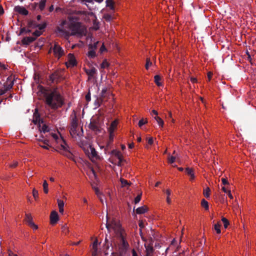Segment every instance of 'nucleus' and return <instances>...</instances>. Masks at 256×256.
I'll return each mask as SVG.
<instances>
[{
	"mask_svg": "<svg viewBox=\"0 0 256 256\" xmlns=\"http://www.w3.org/2000/svg\"><path fill=\"white\" fill-rule=\"evenodd\" d=\"M33 122L35 124H39L40 136L36 135V138L40 146L44 149L49 150L52 146H54L60 150L66 152L67 150L68 147L66 142L58 131L56 132L50 134L52 138L50 140L44 138L42 136V132L44 134L49 132L50 128L42 121L40 122V116L36 112L34 114Z\"/></svg>",
	"mask_w": 256,
	"mask_h": 256,
	"instance_id": "obj_1",
	"label": "nucleus"
},
{
	"mask_svg": "<svg viewBox=\"0 0 256 256\" xmlns=\"http://www.w3.org/2000/svg\"><path fill=\"white\" fill-rule=\"evenodd\" d=\"M108 216L106 215V227L109 232L113 231L116 236L118 242L114 243L115 249L118 251L120 256H123L128 248L129 244L126 240L127 234L125 230L122 228L120 221L113 219L108 223Z\"/></svg>",
	"mask_w": 256,
	"mask_h": 256,
	"instance_id": "obj_2",
	"label": "nucleus"
},
{
	"mask_svg": "<svg viewBox=\"0 0 256 256\" xmlns=\"http://www.w3.org/2000/svg\"><path fill=\"white\" fill-rule=\"evenodd\" d=\"M60 32L67 35H85L86 32V28L78 22L76 17L69 16L68 20H63L58 28Z\"/></svg>",
	"mask_w": 256,
	"mask_h": 256,
	"instance_id": "obj_3",
	"label": "nucleus"
},
{
	"mask_svg": "<svg viewBox=\"0 0 256 256\" xmlns=\"http://www.w3.org/2000/svg\"><path fill=\"white\" fill-rule=\"evenodd\" d=\"M42 89L46 104L54 110L62 106L64 104V98L57 88L50 91Z\"/></svg>",
	"mask_w": 256,
	"mask_h": 256,
	"instance_id": "obj_4",
	"label": "nucleus"
},
{
	"mask_svg": "<svg viewBox=\"0 0 256 256\" xmlns=\"http://www.w3.org/2000/svg\"><path fill=\"white\" fill-rule=\"evenodd\" d=\"M70 132L72 138L80 136L82 133V128L78 126V120L74 118L71 122Z\"/></svg>",
	"mask_w": 256,
	"mask_h": 256,
	"instance_id": "obj_5",
	"label": "nucleus"
},
{
	"mask_svg": "<svg viewBox=\"0 0 256 256\" xmlns=\"http://www.w3.org/2000/svg\"><path fill=\"white\" fill-rule=\"evenodd\" d=\"M123 156L121 152L118 150H113L112 152V156L110 162L114 164L120 166L123 161Z\"/></svg>",
	"mask_w": 256,
	"mask_h": 256,
	"instance_id": "obj_6",
	"label": "nucleus"
},
{
	"mask_svg": "<svg viewBox=\"0 0 256 256\" xmlns=\"http://www.w3.org/2000/svg\"><path fill=\"white\" fill-rule=\"evenodd\" d=\"M14 85V80L12 76H8L3 84L0 82V96L10 90Z\"/></svg>",
	"mask_w": 256,
	"mask_h": 256,
	"instance_id": "obj_7",
	"label": "nucleus"
},
{
	"mask_svg": "<svg viewBox=\"0 0 256 256\" xmlns=\"http://www.w3.org/2000/svg\"><path fill=\"white\" fill-rule=\"evenodd\" d=\"M88 155L92 162L101 160L100 157L94 148L91 146H89V148L88 150Z\"/></svg>",
	"mask_w": 256,
	"mask_h": 256,
	"instance_id": "obj_8",
	"label": "nucleus"
},
{
	"mask_svg": "<svg viewBox=\"0 0 256 256\" xmlns=\"http://www.w3.org/2000/svg\"><path fill=\"white\" fill-rule=\"evenodd\" d=\"M52 51L54 55L56 58H60L64 54V50L62 48L57 44L55 43L52 48L50 50V52Z\"/></svg>",
	"mask_w": 256,
	"mask_h": 256,
	"instance_id": "obj_9",
	"label": "nucleus"
},
{
	"mask_svg": "<svg viewBox=\"0 0 256 256\" xmlns=\"http://www.w3.org/2000/svg\"><path fill=\"white\" fill-rule=\"evenodd\" d=\"M77 64L76 60L72 54H69L68 56V60L66 62V65L68 68H72Z\"/></svg>",
	"mask_w": 256,
	"mask_h": 256,
	"instance_id": "obj_10",
	"label": "nucleus"
},
{
	"mask_svg": "<svg viewBox=\"0 0 256 256\" xmlns=\"http://www.w3.org/2000/svg\"><path fill=\"white\" fill-rule=\"evenodd\" d=\"M118 122V120H115L112 122L110 126L108 129V131L110 134V139L113 140L114 137V132L117 129V126Z\"/></svg>",
	"mask_w": 256,
	"mask_h": 256,
	"instance_id": "obj_11",
	"label": "nucleus"
},
{
	"mask_svg": "<svg viewBox=\"0 0 256 256\" xmlns=\"http://www.w3.org/2000/svg\"><path fill=\"white\" fill-rule=\"evenodd\" d=\"M50 223L52 225H55L59 220V216L58 212L53 210L51 212L50 216Z\"/></svg>",
	"mask_w": 256,
	"mask_h": 256,
	"instance_id": "obj_12",
	"label": "nucleus"
},
{
	"mask_svg": "<svg viewBox=\"0 0 256 256\" xmlns=\"http://www.w3.org/2000/svg\"><path fill=\"white\" fill-rule=\"evenodd\" d=\"M37 26L38 28V30H36L32 34L34 36V38H36L42 34L44 29L46 27V24H42L38 25Z\"/></svg>",
	"mask_w": 256,
	"mask_h": 256,
	"instance_id": "obj_13",
	"label": "nucleus"
},
{
	"mask_svg": "<svg viewBox=\"0 0 256 256\" xmlns=\"http://www.w3.org/2000/svg\"><path fill=\"white\" fill-rule=\"evenodd\" d=\"M15 12L24 16H26L28 14V10L24 6H17L14 8Z\"/></svg>",
	"mask_w": 256,
	"mask_h": 256,
	"instance_id": "obj_14",
	"label": "nucleus"
},
{
	"mask_svg": "<svg viewBox=\"0 0 256 256\" xmlns=\"http://www.w3.org/2000/svg\"><path fill=\"white\" fill-rule=\"evenodd\" d=\"M92 256H96L98 254V240L96 238L92 244Z\"/></svg>",
	"mask_w": 256,
	"mask_h": 256,
	"instance_id": "obj_15",
	"label": "nucleus"
},
{
	"mask_svg": "<svg viewBox=\"0 0 256 256\" xmlns=\"http://www.w3.org/2000/svg\"><path fill=\"white\" fill-rule=\"evenodd\" d=\"M186 174L190 177V180L192 182L194 180L196 176L194 170L192 168H187L185 170Z\"/></svg>",
	"mask_w": 256,
	"mask_h": 256,
	"instance_id": "obj_16",
	"label": "nucleus"
},
{
	"mask_svg": "<svg viewBox=\"0 0 256 256\" xmlns=\"http://www.w3.org/2000/svg\"><path fill=\"white\" fill-rule=\"evenodd\" d=\"M163 192L166 194V202L168 204H170L172 203V198L171 196L172 195V190L168 188L166 190H163Z\"/></svg>",
	"mask_w": 256,
	"mask_h": 256,
	"instance_id": "obj_17",
	"label": "nucleus"
},
{
	"mask_svg": "<svg viewBox=\"0 0 256 256\" xmlns=\"http://www.w3.org/2000/svg\"><path fill=\"white\" fill-rule=\"evenodd\" d=\"M46 2V0H40L39 3L34 2L32 5L34 6V8L38 6L40 10L42 11L45 8Z\"/></svg>",
	"mask_w": 256,
	"mask_h": 256,
	"instance_id": "obj_18",
	"label": "nucleus"
},
{
	"mask_svg": "<svg viewBox=\"0 0 256 256\" xmlns=\"http://www.w3.org/2000/svg\"><path fill=\"white\" fill-rule=\"evenodd\" d=\"M57 202H58V210H59V212L62 214H63L64 212V202L62 200L58 199L57 200Z\"/></svg>",
	"mask_w": 256,
	"mask_h": 256,
	"instance_id": "obj_19",
	"label": "nucleus"
},
{
	"mask_svg": "<svg viewBox=\"0 0 256 256\" xmlns=\"http://www.w3.org/2000/svg\"><path fill=\"white\" fill-rule=\"evenodd\" d=\"M86 174L89 176V178L91 179H95L96 178V174L94 170V169L92 168H89L86 170Z\"/></svg>",
	"mask_w": 256,
	"mask_h": 256,
	"instance_id": "obj_20",
	"label": "nucleus"
},
{
	"mask_svg": "<svg viewBox=\"0 0 256 256\" xmlns=\"http://www.w3.org/2000/svg\"><path fill=\"white\" fill-rule=\"evenodd\" d=\"M36 40V38L32 36L25 37L22 40V43L24 44H29Z\"/></svg>",
	"mask_w": 256,
	"mask_h": 256,
	"instance_id": "obj_21",
	"label": "nucleus"
},
{
	"mask_svg": "<svg viewBox=\"0 0 256 256\" xmlns=\"http://www.w3.org/2000/svg\"><path fill=\"white\" fill-rule=\"evenodd\" d=\"M154 82L158 86H163V82L159 75H156L154 76Z\"/></svg>",
	"mask_w": 256,
	"mask_h": 256,
	"instance_id": "obj_22",
	"label": "nucleus"
},
{
	"mask_svg": "<svg viewBox=\"0 0 256 256\" xmlns=\"http://www.w3.org/2000/svg\"><path fill=\"white\" fill-rule=\"evenodd\" d=\"M86 74L88 76V80L93 77L96 72V70L92 68L90 69L86 70Z\"/></svg>",
	"mask_w": 256,
	"mask_h": 256,
	"instance_id": "obj_23",
	"label": "nucleus"
},
{
	"mask_svg": "<svg viewBox=\"0 0 256 256\" xmlns=\"http://www.w3.org/2000/svg\"><path fill=\"white\" fill-rule=\"evenodd\" d=\"M50 80L52 82H58L59 78V76L58 72H54L50 76Z\"/></svg>",
	"mask_w": 256,
	"mask_h": 256,
	"instance_id": "obj_24",
	"label": "nucleus"
},
{
	"mask_svg": "<svg viewBox=\"0 0 256 256\" xmlns=\"http://www.w3.org/2000/svg\"><path fill=\"white\" fill-rule=\"evenodd\" d=\"M148 210V208L146 206H144L138 208L136 210V212L138 214H142L146 212Z\"/></svg>",
	"mask_w": 256,
	"mask_h": 256,
	"instance_id": "obj_25",
	"label": "nucleus"
},
{
	"mask_svg": "<svg viewBox=\"0 0 256 256\" xmlns=\"http://www.w3.org/2000/svg\"><path fill=\"white\" fill-rule=\"evenodd\" d=\"M201 206L204 208L206 210H209V205L208 202L204 198L202 199L201 200Z\"/></svg>",
	"mask_w": 256,
	"mask_h": 256,
	"instance_id": "obj_26",
	"label": "nucleus"
},
{
	"mask_svg": "<svg viewBox=\"0 0 256 256\" xmlns=\"http://www.w3.org/2000/svg\"><path fill=\"white\" fill-rule=\"evenodd\" d=\"M26 221L29 226L31 223H33L32 218L30 214H26Z\"/></svg>",
	"mask_w": 256,
	"mask_h": 256,
	"instance_id": "obj_27",
	"label": "nucleus"
},
{
	"mask_svg": "<svg viewBox=\"0 0 256 256\" xmlns=\"http://www.w3.org/2000/svg\"><path fill=\"white\" fill-rule=\"evenodd\" d=\"M154 252L153 248L152 246H147L146 247V256H152Z\"/></svg>",
	"mask_w": 256,
	"mask_h": 256,
	"instance_id": "obj_28",
	"label": "nucleus"
},
{
	"mask_svg": "<svg viewBox=\"0 0 256 256\" xmlns=\"http://www.w3.org/2000/svg\"><path fill=\"white\" fill-rule=\"evenodd\" d=\"M210 190L208 187H206L203 190V194L206 198H208L210 196Z\"/></svg>",
	"mask_w": 256,
	"mask_h": 256,
	"instance_id": "obj_29",
	"label": "nucleus"
},
{
	"mask_svg": "<svg viewBox=\"0 0 256 256\" xmlns=\"http://www.w3.org/2000/svg\"><path fill=\"white\" fill-rule=\"evenodd\" d=\"M154 118L158 124L160 126L161 128H162L164 126V122L160 117L156 116H154Z\"/></svg>",
	"mask_w": 256,
	"mask_h": 256,
	"instance_id": "obj_30",
	"label": "nucleus"
},
{
	"mask_svg": "<svg viewBox=\"0 0 256 256\" xmlns=\"http://www.w3.org/2000/svg\"><path fill=\"white\" fill-rule=\"evenodd\" d=\"M221 224L220 222H218L214 226V230L216 231V233L220 234L221 232L220 230Z\"/></svg>",
	"mask_w": 256,
	"mask_h": 256,
	"instance_id": "obj_31",
	"label": "nucleus"
},
{
	"mask_svg": "<svg viewBox=\"0 0 256 256\" xmlns=\"http://www.w3.org/2000/svg\"><path fill=\"white\" fill-rule=\"evenodd\" d=\"M95 192H96V194L98 196V197L100 202L102 203V204H104V196L101 194L99 192H98V188H95Z\"/></svg>",
	"mask_w": 256,
	"mask_h": 256,
	"instance_id": "obj_32",
	"label": "nucleus"
},
{
	"mask_svg": "<svg viewBox=\"0 0 256 256\" xmlns=\"http://www.w3.org/2000/svg\"><path fill=\"white\" fill-rule=\"evenodd\" d=\"M44 192L45 194H48V184L47 182L44 180L43 182Z\"/></svg>",
	"mask_w": 256,
	"mask_h": 256,
	"instance_id": "obj_33",
	"label": "nucleus"
},
{
	"mask_svg": "<svg viewBox=\"0 0 256 256\" xmlns=\"http://www.w3.org/2000/svg\"><path fill=\"white\" fill-rule=\"evenodd\" d=\"M62 232L65 234H67L68 233V228L66 224H65L62 226Z\"/></svg>",
	"mask_w": 256,
	"mask_h": 256,
	"instance_id": "obj_34",
	"label": "nucleus"
},
{
	"mask_svg": "<svg viewBox=\"0 0 256 256\" xmlns=\"http://www.w3.org/2000/svg\"><path fill=\"white\" fill-rule=\"evenodd\" d=\"M152 66V62H151L150 58H146V64L145 65L146 68L148 70L149 68Z\"/></svg>",
	"mask_w": 256,
	"mask_h": 256,
	"instance_id": "obj_35",
	"label": "nucleus"
},
{
	"mask_svg": "<svg viewBox=\"0 0 256 256\" xmlns=\"http://www.w3.org/2000/svg\"><path fill=\"white\" fill-rule=\"evenodd\" d=\"M106 6L110 7L111 10L114 9V3L112 0H106Z\"/></svg>",
	"mask_w": 256,
	"mask_h": 256,
	"instance_id": "obj_36",
	"label": "nucleus"
},
{
	"mask_svg": "<svg viewBox=\"0 0 256 256\" xmlns=\"http://www.w3.org/2000/svg\"><path fill=\"white\" fill-rule=\"evenodd\" d=\"M222 221L225 228H226L229 225V222L226 218H222Z\"/></svg>",
	"mask_w": 256,
	"mask_h": 256,
	"instance_id": "obj_37",
	"label": "nucleus"
},
{
	"mask_svg": "<svg viewBox=\"0 0 256 256\" xmlns=\"http://www.w3.org/2000/svg\"><path fill=\"white\" fill-rule=\"evenodd\" d=\"M148 122L146 118H142L138 122V126L142 127L143 125L146 124Z\"/></svg>",
	"mask_w": 256,
	"mask_h": 256,
	"instance_id": "obj_38",
	"label": "nucleus"
},
{
	"mask_svg": "<svg viewBox=\"0 0 256 256\" xmlns=\"http://www.w3.org/2000/svg\"><path fill=\"white\" fill-rule=\"evenodd\" d=\"M222 190L226 194L228 193L230 190H231L230 186H224L222 187Z\"/></svg>",
	"mask_w": 256,
	"mask_h": 256,
	"instance_id": "obj_39",
	"label": "nucleus"
},
{
	"mask_svg": "<svg viewBox=\"0 0 256 256\" xmlns=\"http://www.w3.org/2000/svg\"><path fill=\"white\" fill-rule=\"evenodd\" d=\"M142 193L141 192L136 197V198H134V203L136 204L140 202L142 198Z\"/></svg>",
	"mask_w": 256,
	"mask_h": 256,
	"instance_id": "obj_40",
	"label": "nucleus"
},
{
	"mask_svg": "<svg viewBox=\"0 0 256 256\" xmlns=\"http://www.w3.org/2000/svg\"><path fill=\"white\" fill-rule=\"evenodd\" d=\"M88 56L90 58H94L96 56V52L94 50H90L88 52Z\"/></svg>",
	"mask_w": 256,
	"mask_h": 256,
	"instance_id": "obj_41",
	"label": "nucleus"
},
{
	"mask_svg": "<svg viewBox=\"0 0 256 256\" xmlns=\"http://www.w3.org/2000/svg\"><path fill=\"white\" fill-rule=\"evenodd\" d=\"M120 180L122 186H126L128 185V182L124 178H120Z\"/></svg>",
	"mask_w": 256,
	"mask_h": 256,
	"instance_id": "obj_42",
	"label": "nucleus"
},
{
	"mask_svg": "<svg viewBox=\"0 0 256 256\" xmlns=\"http://www.w3.org/2000/svg\"><path fill=\"white\" fill-rule=\"evenodd\" d=\"M32 195L35 200H36L38 197V191L34 188L32 190Z\"/></svg>",
	"mask_w": 256,
	"mask_h": 256,
	"instance_id": "obj_43",
	"label": "nucleus"
},
{
	"mask_svg": "<svg viewBox=\"0 0 256 256\" xmlns=\"http://www.w3.org/2000/svg\"><path fill=\"white\" fill-rule=\"evenodd\" d=\"M222 184L224 186H230V183L229 182H228V180L225 178H222Z\"/></svg>",
	"mask_w": 256,
	"mask_h": 256,
	"instance_id": "obj_44",
	"label": "nucleus"
},
{
	"mask_svg": "<svg viewBox=\"0 0 256 256\" xmlns=\"http://www.w3.org/2000/svg\"><path fill=\"white\" fill-rule=\"evenodd\" d=\"M18 162L14 160L10 164L9 166L12 168H14L18 166Z\"/></svg>",
	"mask_w": 256,
	"mask_h": 256,
	"instance_id": "obj_45",
	"label": "nucleus"
},
{
	"mask_svg": "<svg viewBox=\"0 0 256 256\" xmlns=\"http://www.w3.org/2000/svg\"><path fill=\"white\" fill-rule=\"evenodd\" d=\"M176 158L174 156H170L168 158V162L170 164H172L175 162Z\"/></svg>",
	"mask_w": 256,
	"mask_h": 256,
	"instance_id": "obj_46",
	"label": "nucleus"
},
{
	"mask_svg": "<svg viewBox=\"0 0 256 256\" xmlns=\"http://www.w3.org/2000/svg\"><path fill=\"white\" fill-rule=\"evenodd\" d=\"M104 18L107 21H110L112 19V16L110 14H105Z\"/></svg>",
	"mask_w": 256,
	"mask_h": 256,
	"instance_id": "obj_47",
	"label": "nucleus"
},
{
	"mask_svg": "<svg viewBox=\"0 0 256 256\" xmlns=\"http://www.w3.org/2000/svg\"><path fill=\"white\" fill-rule=\"evenodd\" d=\"M29 226L34 230H36L38 228V226L34 222L31 223Z\"/></svg>",
	"mask_w": 256,
	"mask_h": 256,
	"instance_id": "obj_48",
	"label": "nucleus"
},
{
	"mask_svg": "<svg viewBox=\"0 0 256 256\" xmlns=\"http://www.w3.org/2000/svg\"><path fill=\"white\" fill-rule=\"evenodd\" d=\"M108 66V64L106 60H104L102 64H101V68H106Z\"/></svg>",
	"mask_w": 256,
	"mask_h": 256,
	"instance_id": "obj_49",
	"label": "nucleus"
},
{
	"mask_svg": "<svg viewBox=\"0 0 256 256\" xmlns=\"http://www.w3.org/2000/svg\"><path fill=\"white\" fill-rule=\"evenodd\" d=\"M7 68V66L2 63L0 62V70H5Z\"/></svg>",
	"mask_w": 256,
	"mask_h": 256,
	"instance_id": "obj_50",
	"label": "nucleus"
},
{
	"mask_svg": "<svg viewBox=\"0 0 256 256\" xmlns=\"http://www.w3.org/2000/svg\"><path fill=\"white\" fill-rule=\"evenodd\" d=\"M147 142L148 144L152 145L154 142V140L152 138L150 137L147 138Z\"/></svg>",
	"mask_w": 256,
	"mask_h": 256,
	"instance_id": "obj_51",
	"label": "nucleus"
},
{
	"mask_svg": "<svg viewBox=\"0 0 256 256\" xmlns=\"http://www.w3.org/2000/svg\"><path fill=\"white\" fill-rule=\"evenodd\" d=\"M98 28V24L96 23V22H94L93 28L95 30H97Z\"/></svg>",
	"mask_w": 256,
	"mask_h": 256,
	"instance_id": "obj_52",
	"label": "nucleus"
},
{
	"mask_svg": "<svg viewBox=\"0 0 256 256\" xmlns=\"http://www.w3.org/2000/svg\"><path fill=\"white\" fill-rule=\"evenodd\" d=\"M8 256H18L16 254H14L12 250H8Z\"/></svg>",
	"mask_w": 256,
	"mask_h": 256,
	"instance_id": "obj_53",
	"label": "nucleus"
},
{
	"mask_svg": "<svg viewBox=\"0 0 256 256\" xmlns=\"http://www.w3.org/2000/svg\"><path fill=\"white\" fill-rule=\"evenodd\" d=\"M86 101L89 102L90 100V92H88L86 96Z\"/></svg>",
	"mask_w": 256,
	"mask_h": 256,
	"instance_id": "obj_54",
	"label": "nucleus"
},
{
	"mask_svg": "<svg viewBox=\"0 0 256 256\" xmlns=\"http://www.w3.org/2000/svg\"><path fill=\"white\" fill-rule=\"evenodd\" d=\"M151 114L152 116L155 115V116H156L158 115V112L156 110H153L151 112Z\"/></svg>",
	"mask_w": 256,
	"mask_h": 256,
	"instance_id": "obj_55",
	"label": "nucleus"
},
{
	"mask_svg": "<svg viewBox=\"0 0 256 256\" xmlns=\"http://www.w3.org/2000/svg\"><path fill=\"white\" fill-rule=\"evenodd\" d=\"M106 50V48H105V46L104 44H102V46H101L100 48V52H103L104 51Z\"/></svg>",
	"mask_w": 256,
	"mask_h": 256,
	"instance_id": "obj_56",
	"label": "nucleus"
},
{
	"mask_svg": "<svg viewBox=\"0 0 256 256\" xmlns=\"http://www.w3.org/2000/svg\"><path fill=\"white\" fill-rule=\"evenodd\" d=\"M212 76V74L211 72H208V77L209 81L211 80Z\"/></svg>",
	"mask_w": 256,
	"mask_h": 256,
	"instance_id": "obj_57",
	"label": "nucleus"
},
{
	"mask_svg": "<svg viewBox=\"0 0 256 256\" xmlns=\"http://www.w3.org/2000/svg\"><path fill=\"white\" fill-rule=\"evenodd\" d=\"M226 194H228V196L230 198V199H233V196L231 193V190H230L229 192H228V193H226Z\"/></svg>",
	"mask_w": 256,
	"mask_h": 256,
	"instance_id": "obj_58",
	"label": "nucleus"
},
{
	"mask_svg": "<svg viewBox=\"0 0 256 256\" xmlns=\"http://www.w3.org/2000/svg\"><path fill=\"white\" fill-rule=\"evenodd\" d=\"M4 13V8L2 6H0V16L2 15Z\"/></svg>",
	"mask_w": 256,
	"mask_h": 256,
	"instance_id": "obj_59",
	"label": "nucleus"
},
{
	"mask_svg": "<svg viewBox=\"0 0 256 256\" xmlns=\"http://www.w3.org/2000/svg\"><path fill=\"white\" fill-rule=\"evenodd\" d=\"M190 81L192 82V83H195V82H197V80L196 78H190Z\"/></svg>",
	"mask_w": 256,
	"mask_h": 256,
	"instance_id": "obj_60",
	"label": "nucleus"
},
{
	"mask_svg": "<svg viewBox=\"0 0 256 256\" xmlns=\"http://www.w3.org/2000/svg\"><path fill=\"white\" fill-rule=\"evenodd\" d=\"M132 256H138L136 252V250H133L132 251Z\"/></svg>",
	"mask_w": 256,
	"mask_h": 256,
	"instance_id": "obj_61",
	"label": "nucleus"
},
{
	"mask_svg": "<svg viewBox=\"0 0 256 256\" xmlns=\"http://www.w3.org/2000/svg\"><path fill=\"white\" fill-rule=\"evenodd\" d=\"M134 147V144L133 142H132L130 144H128V148H132Z\"/></svg>",
	"mask_w": 256,
	"mask_h": 256,
	"instance_id": "obj_62",
	"label": "nucleus"
},
{
	"mask_svg": "<svg viewBox=\"0 0 256 256\" xmlns=\"http://www.w3.org/2000/svg\"><path fill=\"white\" fill-rule=\"evenodd\" d=\"M82 2H92V0H80Z\"/></svg>",
	"mask_w": 256,
	"mask_h": 256,
	"instance_id": "obj_63",
	"label": "nucleus"
},
{
	"mask_svg": "<svg viewBox=\"0 0 256 256\" xmlns=\"http://www.w3.org/2000/svg\"><path fill=\"white\" fill-rule=\"evenodd\" d=\"M54 6L53 5H52L50 8H49V11L50 12H52L53 10H54Z\"/></svg>",
	"mask_w": 256,
	"mask_h": 256,
	"instance_id": "obj_64",
	"label": "nucleus"
}]
</instances>
